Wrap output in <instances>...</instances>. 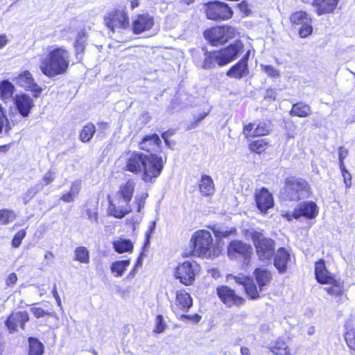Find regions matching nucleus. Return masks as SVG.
Segmentation results:
<instances>
[{
	"label": "nucleus",
	"instance_id": "f257e3e1",
	"mask_svg": "<svg viewBox=\"0 0 355 355\" xmlns=\"http://www.w3.org/2000/svg\"><path fill=\"white\" fill-rule=\"evenodd\" d=\"M70 53L64 46H49L40 56L39 68L48 78L65 73L70 64Z\"/></svg>",
	"mask_w": 355,
	"mask_h": 355
},
{
	"label": "nucleus",
	"instance_id": "f03ea898",
	"mask_svg": "<svg viewBox=\"0 0 355 355\" xmlns=\"http://www.w3.org/2000/svg\"><path fill=\"white\" fill-rule=\"evenodd\" d=\"M252 276L256 282L243 275L234 277L236 284L243 286L245 293L252 300L260 297V293L266 290L270 285L272 275L270 270L263 268H256Z\"/></svg>",
	"mask_w": 355,
	"mask_h": 355
},
{
	"label": "nucleus",
	"instance_id": "7ed1b4c3",
	"mask_svg": "<svg viewBox=\"0 0 355 355\" xmlns=\"http://www.w3.org/2000/svg\"><path fill=\"white\" fill-rule=\"evenodd\" d=\"M135 182L128 180L119 186L118 191L109 200L108 211L116 218H122L132 211L130 202L132 198Z\"/></svg>",
	"mask_w": 355,
	"mask_h": 355
},
{
	"label": "nucleus",
	"instance_id": "20e7f679",
	"mask_svg": "<svg viewBox=\"0 0 355 355\" xmlns=\"http://www.w3.org/2000/svg\"><path fill=\"white\" fill-rule=\"evenodd\" d=\"M191 242L193 245V252L198 257L212 258L218 256L220 250L213 243L211 233L206 230L196 231L192 235Z\"/></svg>",
	"mask_w": 355,
	"mask_h": 355
},
{
	"label": "nucleus",
	"instance_id": "39448f33",
	"mask_svg": "<svg viewBox=\"0 0 355 355\" xmlns=\"http://www.w3.org/2000/svg\"><path fill=\"white\" fill-rule=\"evenodd\" d=\"M245 235L252 240L261 260L265 261L272 258L275 254V243L272 239L264 237L262 232L253 229L247 230Z\"/></svg>",
	"mask_w": 355,
	"mask_h": 355
},
{
	"label": "nucleus",
	"instance_id": "423d86ee",
	"mask_svg": "<svg viewBox=\"0 0 355 355\" xmlns=\"http://www.w3.org/2000/svg\"><path fill=\"white\" fill-rule=\"evenodd\" d=\"M105 26L112 33L130 27L129 16L125 7H119L107 12L103 17Z\"/></svg>",
	"mask_w": 355,
	"mask_h": 355
},
{
	"label": "nucleus",
	"instance_id": "0eeeda50",
	"mask_svg": "<svg viewBox=\"0 0 355 355\" xmlns=\"http://www.w3.org/2000/svg\"><path fill=\"white\" fill-rule=\"evenodd\" d=\"M310 192L307 182L304 180L289 178L286 181L284 198L289 200H296L306 197Z\"/></svg>",
	"mask_w": 355,
	"mask_h": 355
},
{
	"label": "nucleus",
	"instance_id": "6e6552de",
	"mask_svg": "<svg viewBox=\"0 0 355 355\" xmlns=\"http://www.w3.org/2000/svg\"><path fill=\"white\" fill-rule=\"evenodd\" d=\"M200 269V265L196 261H185L180 263L176 266L174 270V276L182 284L189 286L193 284Z\"/></svg>",
	"mask_w": 355,
	"mask_h": 355
},
{
	"label": "nucleus",
	"instance_id": "1a4fd4ad",
	"mask_svg": "<svg viewBox=\"0 0 355 355\" xmlns=\"http://www.w3.org/2000/svg\"><path fill=\"white\" fill-rule=\"evenodd\" d=\"M165 162L155 154L147 155L141 171V179L145 182H153L161 174Z\"/></svg>",
	"mask_w": 355,
	"mask_h": 355
},
{
	"label": "nucleus",
	"instance_id": "9d476101",
	"mask_svg": "<svg viewBox=\"0 0 355 355\" xmlns=\"http://www.w3.org/2000/svg\"><path fill=\"white\" fill-rule=\"evenodd\" d=\"M237 31L232 26H217L205 31V37L213 46L223 44L236 36Z\"/></svg>",
	"mask_w": 355,
	"mask_h": 355
},
{
	"label": "nucleus",
	"instance_id": "9b49d317",
	"mask_svg": "<svg viewBox=\"0 0 355 355\" xmlns=\"http://www.w3.org/2000/svg\"><path fill=\"white\" fill-rule=\"evenodd\" d=\"M204 10L207 17L211 20H226L232 16V11L228 6L220 1H211L205 3Z\"/></svg>",
	"mask_w": 355,
	"mask_h": 355
},
{
	"label": "nucleus",
	"instance_id": "f8f14e48",
	"mask_svg": "<svg viewBox=\"0 0 355 355\" xmlns=\"http://www.w3.org/2000/svg\"><path fill=\"white\" fill-rule=\"evenodd\" d=\"M319 213L317 205L313 201H306L300 203L293 211H288L283 214L287 220L298 219L303 216L307 219L315 218Z\"/></svg>",
	"mask_w": 355,
	"mask_h": 355
},
{
	"label": "nucleus",
	"instance_id": "ddd939ff",
	"mask_svg": "<svg viewBox=\"0 0 355 355\" xmlns=\"http://www.w3.org/2000/svg\"><path fill=\"white\" fill-rule=\"evenodd\" d=\"M252 254V246L241 241L234 240L228 245L227 255L231 259H243L244 264L248 265Z\"/></svg>",
	"mask_w": 355,
	"mask_h": 355
},
{
	"label": "nucleus",
	"instance_id": "4468645a",
	"mask_svg": "<svg viewBox=\"0 0 355 355\" xmlns=\"http://www.w3.org/2000/svg\"><path fill=\"white\" fill-rule=\"evenodd\" d=\"M12 80L18 86L32 92L36 98L40 96L42 91V87L35 83L31 73L28 70L15 73Z\"/></svg>",
	"mask_w": 355,
	"mask_h": 355
},
{
	"label": "nucleus",
	"instance_id": "2eb2a0df",
	"mask_svg": "<svg viewBox=\"0 0 355 355\" xmlns=\"http://www.w3.org/2000/svg\"><path fill=\"white\" fill-rule=\"evenodd\" d=\"M153 25L154 17L148 13L138 14L132 18L131 28L136 35L150 30Z\"/></svg>",
	"mask_w": 355,
	"mask_h": 355
},
{
	"label": "nucleus",
	"instance_id": "dca6fc26",
	"mask_svg": "<svg viewBox=\"0 0 355 355\" xmlns=\"http://www.w3.org/2000/svg\"><path fill=\"white\" fill-rule=\"evenodd\" d=\"M146 155L136 151L128 152L125 155V169L134 174L141 173Z\"/></svg>",
	"mask_w": 355,
	"mask_h": 355
},
{
	"label": "nucleus",
	"instance_id": "f3484780",
	"mask_svg": "<svg viewBox=\"0 0 355 355\" xmlns=\"http://www.w3.org/2000/svg\"><path fill=\"white\" fill-rule=\"evenodd\" d=\"M243 44L240 41H236L228 47L218 51L216 55L220 56V66L225 65L236 59L237 55L243 51Z\"/></svg>",
	"mask_w": 355,
	"mask_h": 355
},
{
	"label": "nucleus",
	"instance_id": "a211bd4d",
	"mask_svg": "<svg viewBox=\"0 0 355 355\" xmlns=\"http://www.w3.org/2000/svg\"><path fill=\"white\" fill-rule=\"evenodd\" d=\"M217 295L221 301L227 306L242 304L244 299L235 293V291L228 286H222L217 288Z\"/></svg>",
	"mask_w": 355,
	"mask_h": 355
},
{
	"label": "nucleus",
	"instance_id": "6ab92c4d",
	"mask_svg": "<svg viewBox=\"0 0 355 355\" xmlns=\"http://www.w3.org/2000/svg\"><path fill=\"white\" fill-rule=\"evenodd\" d=\"M255 202L257 208L262 213L267 211L274 205V200L272 194L265 188L257 189L254 193Z\"/></svg>",
	"mask_w": 355,
	"mask_h": 355
},
{
	"label": "nucleus",
	"instance_id": "aec40b11",
	"mask_svg": "<svg viewBox=\"0 0 355 355\" xmlns=\"http://www.w3.org/2000/svg\"><path fill=\"white\" fill-rule=\"evenodd\" d=\"M16 108L23 117H27L34 107V102L30 96L26 94H17L13 98Z\"/></svg>",
	"mask_w": 355,
	"mask_h": 355
},
{
	"label": "nucleus",
	"instance_id": "412c9836",
	"mask_svg": "<svg viewBox=\"0 0 355 355\" xmlns=\"http://www.w3.org/2000/svg\"><path fill=\"white\" fill-rule=\"evenodd\" d=\"M29 316L26 311L12 313L6 321V326L10 333L15 331L17 327L24 329V324L28 321Z\"/></svg>",
	"mask_w": 355,
	"mask_h": 355
},
{
	"label": "nucleus",
	"instance_id": "4be33fe9",
	"mask_svg": "<svg viewBox=\"0 0 355 355\" xmlns=\"http://www.w3.org/2000/svg\"><path fill=\"white\" fill-rule=\"evenodd\" d=\"M269 132V126L265 122L250 123L245 125L243 128V133L245 137L263 136Z\"/></svg>",
	"mask_w": 355,
	"mask_h": 355
},
{
	"label": "nucleus",
	"instance_id": "5701e85b",
	"mask_svg": "<svg viewBox=\"0 0 355 355\" xmlns=\"http://www.w3.org/2000/svg\"><path fill=\"white\" fill-rule=\"evenodd\" d=\"M338 2L339 0H313L311 1L318 16L332 13L336 8Z\"/></svg>",
	"mask_w": 355,
	"mask_h": 355
},
{
	"label": "nucleus",
	"instance_id": "b1692460",
	"mask_svg": "<svg viewBox=\"0 0 355 355\" xmlns=\"http://www.w3.org/2000/svg\"><path fill=\"white\" fill-rule=\"evenodd\" d=\"M315 275L318 282L321 284L334 282V277L326 268L323 259L315 263Z\"/></svg>",
	"mask_w": 355,
	"mask_h": 355
},
{
	"label": "nucleus",
	"instance_id": "393cba45",
	"mask_svg": "<svg viewBox=\"0 0 355 355\" xmlns=\"http://www.w3.org/2000/svg\"><path fill=\"white\" fill-rule=\"evenodd\" d=\"M327 284H330V286L325 287L324 290L327 293L336 298L337 302H341L346 298L344 284L342 282L334 278V282L327 283Z\"/></svg>",
	"mask_w": 355,
	"mask_h": 355
},
{
	"label": "nucleus",
	"instance_id": "a878e982",
	"mask_svg": "<svg viewBox=\"0 0 355 355\" xmlns=\"http://www.w3.org/2000/svg\"><path fill=\"white\" fill-rule=\"evenodd\" d=\"M290 259V254L288 250L283 248H279L275 255L274 265L279 272H284Z\"/></svg>",
	"mask_w": 355,
	"mask_h": 355
},
{
	"label": "nucleus",
	"instance_id": "bb28decb",
	"mask_svg": "<svg viewBox=\"0 0 355 355\" xmlns=\"http://www.w3.org/2000/svg\"><path fill=\"white\" fill-rule=\"evenodd\" d=\"M161 140L157 134L145 136L139 143V148L146 151H156L159 148Z\"/></svg>",
	"mask_w": 355,
	"mask_h": 355
},
{
	"label": "nucleus",
	"instance_id": "cd10ccee",
	"mask_svg": "<svg viewBox=\"0 0 355 355\" xmlns=\"http://www.w3.org/2000/svg\"><path fill=\"white\" fill-rule=\"evenodd\" d=\"M175 306L178 309L186 312L193 304V300L189 293L185 291H179L176 293Z\"/></svg>",
	"mask_w": 355,
	"mask_h": 355
},
{
	"label": "nucleus",
	"instance_id": "c85d7f7f",
	"mask_svg": "<svg viewBox=\"0 0 355 355\" xmlns=\"http://www.w3.org/2000/svg\"><path fill=\"white\" fill-rule=\"evenodd\" d=\"M268 347L275 355H293L288 345L282 338L271 342Z\"/></svg>",
	"mask_w": 355,
	"mask_h": 355
},
{
	"label": "nucleus",
	"instance_id": "c756f323",
	"mask_svg": "<svg viewBox=\"0 0 355 355\" xmlns=\"http://www.w3.org/2000/svg\"><path fill=\"white\" fill-rule=\"evenodd\" d=\"M248 73V63L245 60H241L237 64L231 67L227 72V76L240 79Z\"/></svg>",
	"mask_w": 355,
	"mask_h": 355
},
{
	"label": "nucleus",
	"instance_id": "7c9ffc66",
	"mask_svg": "<svg viewBox=\"0 0 355 355\" xmlns=\"http://www.w3.org/2000/svg\"><path fill=\"white\" fill-rule=\"evenodd\" d=\"M15 91L14 85L8 80L0 82V98L7 102L13 98V94Z\"/></svg>",
	"mask_w": 355,
	"mask_h": 355
},
{
	"label": "nucleus",
	"instance_id": "2f4dec72",
	"mask_svg": "<svg viewBox=\"0 0 355 355\" xmlns=\"http://www.w3.org/2000/svg\"><path fill=\"white\" fill-rule=\"evenodd\" d=\"M198 187L200 192L203 196H210L213 194L215 191L212 178L207 175H202Z\"/></svg>",
	"mask_w": 355,
	"mask_h": 355
},
{
	"label": "nucleus",
	"instance_id": "473e14b6",
	"mask_svg": "<svg viewBox=\"0 0 355 355\" xmlns=\"http://www.w3.org/2000/svg\"><path fill=\"white\" fill-rule=\"evenodd\" d=\"M80 189H81V181L76 180L72 182L69 191L64 193L60 199L62 201H64V202H73L76 199V198L78 196Z\"/></svg>",
	"mask_w": 355,
	"mask_h": 355
},
{
	"label": "nucleus",
	"instance_id": "72a5a7b5",
	"mask_svg": "<svg viewBox=\"0 0 355 355\" xmlns=\"http://www.w3.org/2000/svg\"><path fill=\"white\" fill-rule=\"evenodd\" d=\"M345 339L347 346L355 351V324L349 321L345 324Z\"/></svg>",
	"mask_w": 355,
	"mask_h": 355
},
{
	"label": "nucleus",
	"instance_id": "f704fd0d",
	"mask_svg": "<svg viewBox=\"0 0 355 355\" xmlns=\"http://www.w3.org/2000/svg\"><path fill=\"white\" fill-rule=\"evenodd\" d=\"M311 113V107L302 102L294 104L290 112L291 115L299 117H306Z\"/></svg>",
	"mask_w": 355,
	"mask_h": 355
},
{
	"label": "nucleus",
	"instance_id": "c9c22d12",
	"mask_svg": "<svg viewBox=\"0 0 355 355\" xmlns=\"http://www.w3.org/2000/svg\"><path fill=\"white\" fill-rule=\"evenodd\" d=\"M130 263L129 259L114 261L110 266V270L116 277H120L123 275Z\"/></svg>",
	"mask_w": 355,
	"mask_h": 355
},
{
	"label": "nucleus",
	"instance_id": "e433bc0d",
	"mask_svg": "<svg viewBox=\"0 0 355 355\" xmlns=\"http://www.w3.org/2000/svg\"><path fill=\"white\" fill-rule=\"evenodd\" d=\"M290 20L292 24H295L297 25H302L306 23L312 22L311 17L306 12L302 10L293 12L290 17Z\"/></svg>",
	"mask_w": 355,
	"mask_h": 355
},
{
	"label": "nucleus",
	"instance_id": "4c0bfd02",
	"mask_svg": "<svg viewBox=\"0 0 355 355\" xmlns=\"http://www.w3.org/2000/svg\"><path fill=\"white\" fill-rule=\"evenodd\" d=\"M113 248L118 253L131 252L133 249V244L129 239H118L113 241Z\"/></svg>",
	"mask_w": 355,
	"mask_h": 355
},
{
	"label": "nucleus",
	"instance_id": "58836bf2",
	"mask_svg": "<svg viewBox=\"0 0 355 355\" xmlns=\"http://www.w3.org/2000/svg\"><path fill=\"white\" fill-rule=\"evenodd\" d=\"M96 132V127L92 123H87L80 133V139L83 142H89Z\"/></svg>",
	"mask_w": 355,
	"mask_h": 355
},
{
	"label": "nucleus",
	"instance_id": "ea45409f",
	"mask_svg": "<svg viewBox=\"0 0 355 355\" xmlns=\"http://www.w3.org/2000/svg\"><path fill=\"white\" fill-rule=\"evenodd\" d=\"M98 202H89L87 205V218L92 223H98Z\"/></svg>",
	"mask_w": 355,
	"mask_h": 355
},
{
	"label": "nucleus",
	"instance_id": "a19ab883",
	"mask_svg": "<svg viewBox=\"0 0 355 355\" xmlns=\"http://www.w3.org/2000/svg\"><path fill=\"white\" fill-rule=\"evenodd\" d=\"M212 230L217 238H227L230 235H234L236 233L234 227L223 226L214 227Z\"/></svg>",
	"mask_w": 355,
	"mask_h": 355
},
{
	"label": "nucleus",
	"instance_id": "79ce46f5",
	"mask_svg": "<svg viewBox=\"0 0 355 355\" xmlns=\"http://www.w3.org/2000/svg\"><path fill=\"white\" fill-rule=\"evenodd\" d=\"M268 146L269 144L266 139H261L251 142L249 144V148L251 151L260 154L265 151Z\"/></svg>",
	"mask_w": 355,
	"mask_h": 355
},
{
	"label": "nucleus",
	"instance_id": "37998d69",
	"mask_svg": "<svg viewBox=\"0 0 355 355\" xmlns=\"http://www.w3.org/2000/svg\"><path fill=\"white\" fill-rule=\"evenodd\" d=\"M29 355H41L43 353V345L37 339L29 338Z\"/></svg>",
	"mask_w": 355,
	"mask_h": 355
},
{
	"label": "nucleus",
	"instance_id": "c03bdc74",
	"mask_svg": "<svg viewBox=\"0 0 355 355\" xmlns=\"http://www.w3.org/2000/svg\"><path fill=\"white\" fill-rule=\"evenodd\" d=\"M75 259L80 263H89V253L87 248L83 246L76 248L75 250Z\"/></svg>",
	"mask_w": 355,
	"mask_h": 355
},
{
	"label": "nucleus",
	"instance_id": "a18cd8bd",
	"mask_svg": "<svg viewBox=\"0 0 355 355\" xmlns=\"http://www.w3.org/2000/svg\"><path fill=\"white\" fill-rule=\"evenodd\" d=\"M218 51H215L213 53H209V54H206V58L204 61V68H211L214 67L216 64L220 66V56H217Z\"/></svg>",
	"mask_w": 355,
	"mask_h": 355
},
{
	"label": "nucleus",
	"instance_id": "49530a36",
	"mask_svg": "<svg viewBox=\"0 0 355 355\" xmlns=\"http://www.w3.org/2000/svg\"><path fill=\"white\" fill-rule=\"evenodd\" d=\"M3 107L0 105V134H8L11 129V126L3 114Z\"/></svg>",
	"mask_w": 355,
	"mask_h": 355
},
{
	"label": "nucleus",
	"instance_id": "de8ad7c7",
	"mask_svg": "<svg viewBox=\"0 0 355 355\" xmlns=\"http://www.w3.org/2000/svg\"><path fill=\"white\" fill-rule=\"evenodd\" d=\"M15 218L16 215L12 210L3 209L0 211V223L8 224L13 221Z\"/></svg>",
	"mask_w": 355,
	"mask_h": 355
},
{
	"label": "nucleus",
	"instance_id": "09e8293b",
	"mask_svg": "<svg viewBox=\"0 0 355 355\" xmlns=\"http://www.w3.org/2000/svg\"><path fill=\"white\" fill-rule=\"evenodd\" d=\"M261 69L269 77L277 78L280 76V72L278 69L272 65H267L261 64L260 65Z\"/></svg>",
	"mask_w": 355,
	"mask_h": 355
},
{
	"label": "nucleus",
	"instance_id": "8fccbe9b",
	"mask_svg": "<svg viewBox=\"0 0 355 355\" xmlns=\"http://www.w3.org/2000/svg\"><path fill=\"white\" fill-rule=\"evenodd\" d=\"M42 184H36L31 187L22 196L24 204H26L31 198H33L37 193L42 189Z\"/></svg>",
	"mask_w": 355,
	"mask_h": 355
},
{
	"label": "nucleus",
	"instance_id": "3c124183",
	"mask_svg": "<svg viewBox=\"0 0 355 355\" xmlns=\"http://www.w3.org/2000/svg\"><path fill=\"white\" fill-rule=\"evenodd\" d=\"M166 328V324L164 321L162 315H158L155 320V328L154 331L156 333H162Z\"/></svg>",
	"mask_w": 355,
	"mask_h": 355
},
{
	"label": "nucleus",
	"instance_id": "603ef678",
	"mask_svg": "<svg viewBox=\"0 0 355 355\" xmlns=\"http://www.w3.org/2000/svg\"><path fill=\"white\" fill-rule=\"evenodd\" d=\"M311 23H306L302 25L299 31V34L301 37H306L310 35L313 32Z\"/></svg>",
	"mask_w": 355,
	"mask_h": 355
},
{
	"label": "nucleus",
	"instance_id": "864d4df0",
	"mask_svg": "<svg viewBox=\"0 0 355 355\" xmlns=\"http://www.w3.org/2000/svg\"><path fill=\"white\" fill-rule=\"evenodd\" d=\"M26 236V231L24 230H19L14 236L12 245L15 248H18Z\"/></svg>",
	"mask_w": 355,
	"mask_h": 355
},
{
	"label": "nucleus",
	"instance_id": "5fc2aeb1",
	"mask_svg": "<svg viewBox=\"0 0 355 355\" xmlns=\"http://www.w3.org/2000/svg\"><path fill=\"white\" fill-rule=\"evenodd\" d=\"M98 127V134L97 137H105V132L108 129L109 124L107 122L101 121L97 123Z\"/></svg>",
	"mask_w": 355,
	"mask_h": 355
},
{
	"label": "nucleus",
	"instance_id": "6e6d98bb",
	"mask_svg": "<svg viewBox=\"0 0 355 355\" xmlns=\"http://www.w3.org/2000/svg\"><path fill=\"white\" fill-rule=\"evenodd\" d=\"M342 175L343 177L344 182L347 188H349L351 187V174L347 171L345 166L340 167Z\"/></svg>",
	"mask_w": 355,
	"mask_h": 355
},
{
	"label": "nucleus",
	"instance_id": "4d7b16f0",
	"mask_svg": "<svg viewBox=\"0 0 355 355\" xmlns=\"http://www.w3.org/2000/svg\"><path fill=\"white\" fill-rule=\"evenodd\" d=\"M348 155V151L347 149H345L344 147H340L338 150V159H339V164L340 167H343L344 165V159L346 158V157Z\"/></svg>",
	"mask_w": 355,
	"mask_h": 355
},
{
	"label": "nucleus",
	"instance_id": "13d9d810",
	"mask_svg": "<svg viewBox=\"0 0 355 355\" xmlns=\"http://www.w3.org/2000/svg\"><path fill=\"white\" fill-rule=\"evenodd\" d=\"M55 179V173L53 171L46 172L43 178L42 181L44 182L46 185L53 182Z\"/></svg>",
	"mask_w": 355,
	"mask_h": 355
},
{
	"label": "nucleus",
	"instance_id": "bf43d9fd",
	"mask_svg": "<svg viewBox=\"0 0 355 355\" xmlns=\"http://www.w3.org/2000/svg\"><path fill=\"white\" fill-rule=\"evenodd\" d=\"M31 311L33 313V315H35V317H36L37 318L44 317L46 315H50V313H49L48 311H44L42 309H41L40 307H36V306L32 307Z\"/></svg>",
	"mask_w": 355,
	"mask_h": 355
},
{
	"label": "nucleus",
	"instance_id": "052dcab7",
	"mask_svg": "<svg viewBox=\"0 0 355 355\" xmlns=\"http://www.w3.org/2000/svg\"><path fill=\"white\" fill-rule=\"evenodd\" d=\"M147 196H148V194L146 193H144L141 196L135 197V202L137 204V211L138 212L140 211L141 208L144 207V200L147 198Z\"/></svg>",
	"mask_w": 355,
	"mask_h": 355
},
{
	"label": "nucleus",
	"instance_id": "680f3d73",
	"mask_svg": "<svg viewBox=\"0 0 355 355\" xmlns=\"http://www.w3.org/2000/svg\"><path fill=\"white\" fill-rule=\"evenodd\" d=\"M17 280V275L14 272H12L8 276V277L6 279V284L8 286H12L16 284Z\"/></svg>",
	"mask_w": 355,
	"mask_h": 355
},
{
	"label": "nucleus",
	"instance_id": "e2e57ef3",
	"mask_svg": "<svg viewBox=\"0 0 355 355\" xmlns=\"http://www.w3.org/2000/svg\"><path fill=\"white\" fill-rule=\"evenodd\" d=\"M85 42H75V48L77 53H82L85 49Z\"/></svg>",
	"mask_w": 355,
	"mask_h": 355
},
{
	"label": "nucleus",
	"instance_id": "0e129e2a",
	"mask_svg": "<svg viewBox=\"0 0 355 355\" xmlns=\"http://www.w3.org/2000/svg\"><path fill=\"white\" fill-rule=\"evenodd\" d=\"M8 43V37L6 35H0V49L5 47Z\"/></svg>",
	"mask_w": 355,
	"mask_h": 355
},
{
	"label": "nucleus",
	"instance_id": "69168bd1",
	"mask_svg": "<svg viewBox=\"0 0 355 355\" xmlns=\"http://www.w3.org/2000/svg\"><path fill=\"white\" fill-rule=\"evenodd\" d=\"M85 37H86V34H85V31H80L76 36V42H85L86 41Z\"/></svg>",
	"mask_w": 355,
	"mask_h": 355
},
{
	"label": "nucleus",
	"instance_id": "338daca9",
	"mask_svg": "<svg viewBox=\"0 0 355 355\" xmlns=\"http://www.w3.org/2000/svg\"><path fill=\"white\" fill-rule=\"evenodd\" d=\"M54 258V255L52 252L46 251L44 254V259L51 261Z\"/></svg>",
	"mask_w": 355,
	"mask_h": 355
},
{
	"label": "nucleus",
	"instance_id": "774afa93",
	"mask_svg": "<svg viewBox=\"0 0 355 355\" xmlns=\"http://www.w3.org/2000/svg\"><path fill=\"white\" fill-rule=\"evenodd\" d=\"M240 352L242 355H250V349L248 347H241Z\"/></svg>",
	"mask_w": 355,
	"mask_h": 355
}]
</instances>
